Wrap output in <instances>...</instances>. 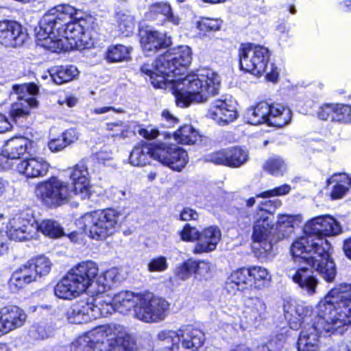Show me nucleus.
Segmentation results:
<instances>
[{
    "instance_id": "obj_1",
    "label": "nucleus",
    "mask_w": 351,
    "mask_h": 351,
    "mask_svg": "<svg viewBox=\"0 0 351 351\" xmlns=\"http://www.w3.org/2000/svg\"><path fill=\"white\" fill-rule=\"evenodd\" d=\"M317 315L302 304H284L285 317L293 330L302 328L298 351H319V338L324 332H335L351 324V284L332 289L317 306Z\"/></svg>"
},
{
    "instance_id": "obj_2",
    "label": "nucleus",
    "mask_w": 351,
    "mask_h": 351,
    "mask_svg": "<svg viewBox=\"0 0 351 351\" xmlns=\"http://www.w3.org/2000/svg\"><path fill=\"white\" fill-rule=\"evenodd\" d=\"M191 60L190 47L180 46L159 56L151 65L143 64L141 70L154 88H216L221 85L220 76L210 69H202L182 77Z\"/></svg>"
},
{
    "instance_id": "obj_3",
    "label": "nucleus",
    "mask_w": 351,
    "mask_h": 351,
    "mask_svg": "<svg viewBox=\"0 0 351 351\" xmlns=\"http://www.w3.org/2000/svg\"><path fill=\"white\" fill-rule=\"evenodd\" d=\"M304 232V235L298 238L291 245L292 256L317 271L327 282H332L336 278L337 269L330 257V243L326 237L341 233L340 224L329 215L319 216L305 224Z\"/></svg>"
},
{
    "instance_id": "obj_4",
    "label": "nucleus",
    "mask_w": 351,
    "mask_h": 351,
    "mask_svg": "<svg viewBox=\"0 0 351 351\" xmlns=\"http://www.w3.org/2000/svg\"><path fill=\"white\" fill-rule=\"evenodd\" d=\"M98 271L97 264L92 261L78 263L55 286L56 296L71 300L87 290L90 294H104L121 280L118 268H111L99 276Z\"/></svg>"
},
{
    "instance_id": "obj_5",
    "label": "nucleus",
    "mask_w": 351,
    "mask_h": 351,
    "mask_svg": "<svg viewBox=\"0 0 351 351\" xmlns=\"http://www.w3.org/2000/svg\"><path fill=\"white\" fill-rule=\"evenodd\" d=\"M281 205L282 202L280 199H274L261 202L257 208L252 238L254 253L259 258L266 260L271 255L273 248L271 235L275 224L269 215L274 214Z\"/></svg>"
},
{
    "instance_id": "obj_6",
    "label": "nucleus",
    "mask_w": 351,
    "mask_h": 351,
    "mask_svg": "<svg viewBox=\"0 0 351 351\" xmlns=\"http://www.w3.org/2000/svg\"><path fill=\"white\" fill-rule=\"evenodd\" d=\"M38 45L53 52H59L62 50L90 48L94 45V40L90 32L75 19L66 25L64 30L52 34L43 43H38Z\"/></svg>"
},
{
    "instance_id": "obj_7",
    "label": "nucleus",
    "mask_w": 351,
    "mask_h": 351,
    "mask_svg": "<svg viewBox=\"0 0 351 351\" xmlns=\"http://www.w3.org/2000/svg\"><path fill=\"white\" fill-rule=\"evenodd\" d=\"M270 56V51L264 46L250 43L242 45L239 49L240 67L256 76L265 73L267 80L276 82L279 71L274 64H269Z\"/></svg>"
},
{
    "instance_id": "obj_8",
    "label": "nucleus",
    "mask_w": 351,
    "mask_h": 351,
    "mask_svg": "<svg viewBox=\"0 0 351 351\" xmlns=\"http://www.w3.org/2000/svg\"><path fill=\"white\" fill-rule=\"evenodd\" d=\"M93 339L101 344L99 351L108 348V351H134L135 344L126 328L117 324L101 325L91 330Z\"/></svg>"
},
{
    "instance_id": "obj_9",
    "label": "nucleus",
    "mask_w": 351,
    "mask_h": 351,
    "mask_svg": "<svg viewBox=\"0 0 351 351\" xmlns=\"http://www.w3.org/2000/svg\"><path fill=\"white\" fill-rule=\"evenodd\" d=\"M121 214L113 208L86 213L81 219L84 229L95 240H104L113 234L119 226Z\"/></svg>"
},
{
    "instance_id": "obj_10",
    "label": "nucleus",
    "mask_w": 351,
    "mask_h": 351,
    "mask_svg": "<svg viewBox=\"0 0 351 351\" xmlns=\"http://www.w3.org/2000/svg\"><path fill=\"white\" fill-rule=\"evenodd\" d=\"M226 313L232 319L230 320L234 330H245L261 323L266 314V305L259 297H249L245 300L243 309L237 305H230Z\"/></svg>"
},
{
    "instance_id": "obj_11",
    "label": "nucleus",
    "mask_w": 351,
    "mask_h": 351,
    "mask_svg": "<svg viewBox=\"0 0 351 351\" xmlns=\"http://www.w3.org/2000/svg\"><path fill=\"white\" fill-rule=\"evenodd\" d=\"M77 9L69 4H60L49 10L40 21L39 29L36 33L37 44L43 43L52 34L58 33L63 26L73 21Z\"/></svg>"
},
{
    "instance_id": "obj_12",
    "label": "nucleus",
    "mask_w": 351,
    "mask_h": 351,
    "mask_svg": "<svg viewBox=\"0 0 351 351\" xmlns=\"http://www.w3.org/2000/svg\"><path fill=\"white\" fill-rule=\"evenodd\" d=\"M35 193L49 206H60L76 196L69 183L57 178L38 184Z\"/></svg>"
},
{
    "instance_id": "obj_13",
    "label": "nucleus",
    "mask_w": 351,
    "mask_h": 351,
    "mask_svg": "<svg viewBox=\"0 0 351 351\" xmlns=\"http://www.w3.org/2000/svg\"><path fill=\"white\" fill-rule=\"evenodd\" d=\"M169 304L162 298L152 293L140 294V300L134 309L135 317L145 322H158L165 319Z\"/></svg>"
},
{
    "instance_id": "obj_14",
    "label": "nucleus",
    "mask_w": 351,
    "mask_h": 351,
    "mask_svg": "<svg viewBox=\"0 0 351 351\" xmlns=\"http://www.w3.org/2000/svg\"><path fill=\"white\" fill-rule=\"evenodd\" d=\"M206 116L219 125H226L238 117L237 102L230 95L222 96L210 104Z\"/></svg>"
},
{
    "instance_id": "obj_15",
    "label": "nucleus",
    "mask_w": 351,
    "mask_h": 351,
    "mask_svg": "<svg viewBox=\"0 0 351 351\" xmlns=\"http://www.w3.org/2000/svg\"><path fill=\"white\" fill-rule=\"evenodd\" d=\"M39 89H13L10 97H16L17 101L12 105L10 115L13 121L21 124L29 115L31 108L38 106L34 96Z\"/></svg>"
},
{
    "instance_id": "obj_16",
    "label": "nucleus",
    "mask_w": 351,
    "mask_h": 351,
    "mask_svg": "<svg viewBox=\"0 0 351 351\" xmlns=\"http://www.w3.org/2000/svg\"><path fill=\"white\" fill-rule=\"evenodd\" d=\"M250 159L248 151L241 147H230L213 152L206 156V160L215 165L239 168Z\"/></svg>"
},
{
    "instance_id": "obj_17",
    "label": "nucleus",
    "mask_w": 351,
    "mask_h": 351,
    "mask_svg": "<svg viewBox=\"0 0 351 351\" xmlns=\"http://www.w3.org/2000/svg\"><path fill=\"white\" fill-rule=\"evenodd\" d=\"M153 154L154 159L178 171H181L189 161L186 152L176 145L156 147Z\"/></svg>"
},
{
    "instance_id": "obj_18",
    "label": "nucleus",
    "mask_w": 351,
    "mask_h": 351,
    "mask_svg": "<svg viewBox=\"0 0 351 351\" xmlns=\"http://www.w3.org/2000/svg\"><path fill=\"white\" fill-rule=\"evenodd\" d=\"M89 159H83L70 169L69 177L72 180L71 189L76 192L80 199L89 198L90 195Z\"/></svg>"
},
{
    "instance_id": "obj_19",
    "label": "nucleus",
    "mask_w": 351,
    "mask_h": 351,
    "mask_svg": "<svg viewBox=\"0 0 351 351\" xmlns=\"http://www.w3.org/2000/svg\"><path fill=\"white\" fill-rule=\"evenodd\" d=\"M27 34L22 25L14 21H0V43L6 47H17L23 45Z\"/></svg>"
},
{
    "instance_id": "obj_20",
    "label": "nucleus",
    "mask_w": 351,
    "mask_h": 351,
    "mask_svg": "<svg viewBox=\"0 0 351 351\" xmlns=\"http://www.w3.org/2000/svg\"><path fill=\"white\" fill-rule=\"evenodd\" d=\"M8 236L12 240L24 241L34 238L36 228L31 219L24 213L16 214L7 225Z\"/></svg>"
},
{
    "instance_id": "obj_21",
    "label": "nucleus",
    "mask_w": 351,
    "mask_h": 351,
    "mask_svg": "<svg viewBox=\"0 0 351 351\" xmlns=\"http://www.w3.org/2000/svg\"><path fill=\"white\" fill-rule=\"evenodd\" d=\"M178 107H188L192 103L205 102L218 95L217 89H173Z\"/></svg>"
},
{
    "instance_id": "obj_22",
    "label": "nucleus",
    "mask_w": 351,
    "mask_h": 351,
    "mask_svg": "<svg viewBox=\"0 0 351 351\" xmlns=\"http://www.w3.org/2000/svg\"><path fill=\"white\" fill-rule=\"evenodd\" d=\"M25 319V313L16 306H8L0 308V335L21 327Z\"/></svg>"
},
{
    "instance_id": "obj_23",
    "label": "nucleus",
    "mask_w": 351,
    "mask_h": 351,
    "mask_svg": "<svg viewBox=\"0 0 351 351\" xmlns=\"http://www.w3.org/2000/svg\"><path fill=\"white\" fill-rule=\"evenodd\" d=\"M221 238V230L217 226H210L204 228L199 232L193 253L201 254L215 250Z\"/></svg>"
},
{
    "instance_id": "obj_24",
    "label": "nucleus",
    "mask_w": 351,
    "mask_h": 351,
    "mask_svg": "<svg viewBox=\"0 0 351 351\" xmlns=\"http://www.w3.org/2000/svg\"><path fill=\"white\" fill-rule=\"evenodd\" d=\"M287 274L295 283L298 285L304 293L313 295L316 293L318 280L313 275V271L309 269L302 267L295 270L287 268Z\"/></svg>"
},
{
    "instance_id": "obj_25",
    "label": "nucleus",
    "mask_w": 351,
    "mask_h": 351,
    "mask_svg": "<svg viewBox=\"0 0 351 351\" xmlns=\"http://www.w3.org/2000/svg\"><path fill=\"white\" fill-rule=\"evenodd\" d=\"M49 167L44 158L35 157L19 161L16 170L27 178H39L47 174Z\"/></svg>"
},
{
    "instance_id": "obj_26",
    "label": "nucleus",
    "mask_w": 351,
    "mask_h": 351,
    "mask_svg": "<svg viewBox=\"0 0 351 351\" xmlns=\"http://www.w3.org/2000/svg\"><path fill=\"white\" fill-rule=\"evenodd\" d=\"M141 45L143 50L149 56L160 49H165L171 45V38L158 31H147L141 37Z\"/></svg>"
},
{
    "instance_id": "obj_27",
    "label": "nucleus",
    "mask_w": 351,
    "mask_h": 351,
    "mask_svg": "<svg viewBox=\"0 0 351 351\" xmlns=\"http://www.w3.org/2000/svg\"><path fill=\"white\" fill-rule=\"evenodd\" d=\"M92 298L88 299V302L93 305L90 308V317L92 319H96L100 317H107L115 311V306L112 302V298L106 294H91Z\"/></svg>"
},
{
    "instance_id": "obj_28",
    "label": "nucleus",
    "mask_w": 351,
    "mask_h": 351,
    "mask_svg": "<svg viewBox=\"0 0 351 351\" xmlns=\"http://www.w3.org/2000/svg\"><path fill=\"white\" fill-rule=\"evenodd\" d=\"M32 145V141L27 138L14 137L5 143L3 152L9 160H18L26 152H30Z\"/></svg>"
},
{
    "instance_id": "obj_29",
    "label": "nucleus",
    "mask_w": 351,
    "mask_h": 351,
    "mask_svg": "<svg viewBox=\"0 0 351 351\" xmlns=\"http://www.w3.org/2000/svg\"><path fill=\"white\" fill-rule=\"evenodd\" d=\"M302 217L300 215L279 214L277 216L276 223V231L277 239L275 241L288 238L293 232L295 226L301 223Z\"/></svg>"
},
{
    "instance_id": "obj_30",
    "label": "nucleus",
    "mask_w": 351,
    "mask_h": 351,
    "mask_svg": "<svg viewBox=\"0 0 351 351\" xmlns=\"http://www.w3.org/2000/svg\"><path fill=\"white\" fill-rule=\"evenodd\" d=\"M250 277L249 268H241L231 273L226 282V290L232 294L237 291H243L247 286L252 287Z\"/></svg>"
},
{
    "instance_id": "obj_31",
    "label": "nucleus",
    "mask_w": 351,
    "mask_h": 351,
    "mask_svg": "<svg viewBox=\"0 0 351 351\" xmlns=\"http://www.w3.org/2000/svg\"><path fill=\"white\" fill-rule=\"evenodd\" d=\"M93 305L88 300H80L73 304L66 312L68 321L71 324H82L92 321L90 308Z\"/></svg>"
},
{
    "instance_id": "obj_32",
    "label": "nucleus",
    "mask_w": 351,
    "mask_h": 351,
    "mask_svg": "<svg viewBox=\"0 0 351 351\" xmlns=\"http://www.w3.org/2000/svg\"><path fill=\"white\" fill-rule=\"evenodd\" d=\"M178 332L180 342L182 341V345L186 349H197L204 343V335L200 330L188 326L180 328Z\"/></svg>"
},
{
    "instance_id": "obj_33",
    "label": "nucleus",
    "mask_w": 351,
    "mask_h": 351,
    "mask_svg": "<svg viewBox=\"0 0 351 351\" xmlns=\"http://www.w3.org/2000/svg\"><path fill=\"white\" fill-rule=\"evenodd\" d=\"M291 111L280 104H269L268 125L281 128L287 125L291 119Z\"/></svg>"
},
{
    "instance_id": "obj_34",
    "label": "nucleus",
    "mask_w": 351,
    "mask_h": 351,
    "mask_svg": "<svg viewBox=\"0 0 351 351\" xmlns=\"http://www.w3.org/2000/svg\"><path fill=\"white\" fill-rule=\"evenodd\" d=\"M140 294H134L130 291H121L112 298L116 311L126 313L132 308H136L139 303Z\"/></svg>"
},
{
    "instance_id": "obj_35",
    "label": "nucleus",
    "mask_w": 351,
    "mask_h": 351,
    "mask_svg": "<svg viewBox=\"0 0 351 351\" xmlns=\"http://www.w3.org/2000/svg\"><path fill=\"white\" fill-rule=\"evenodd\" d=\"M156 147L150 144L142 143L134 147L130 155V163L133 166L142 167L149 162L154 158V152Z\"/></svg>"
},
{
    "instance_id": "obj_36",
    "label": "nucleus",
    "mask_w": 351,
    "mask_h": 351,
    "mask_svg": "<svg viewBox=\"0 0 351 351\" xmlns=\"http://www.w3.org/2000/svg\"><path fill=\"white\" fill-rule=\"evenodd\" d=\"M160 14L165 16L167 20L174 25L180 24V18L173 14L170 5L166 2H158L152 4L145 14V17L148 20H156Z\"/></svg>"
},
{
    "instance_id": "obj_37",
    "label": "nucleus",
    "mask_w": 351,
    "mask_h": 351,
    "mask_svg": "<svg viewBox=\"0 0 351 351\" xmlns=\"http://www.w3.org/2000/svg\"><path fill=\"white\" fill-rule=\"evenodd\" d=\"M79 74L76 66L73 65L56 66L51 69L50 75L56 85L74 80Z\"/></svg>"
},
{
    "instance_id": "obj_38",
    "label": "nucleus",
    "mask_w": 351,
    "mask_h": 351,
    "mask_svg": "<svg viewBox=\"0 0 351 351\" xmlns=\"http://www.w3.org/2000/svg\"><path fill=\"white\" fill-rule=\"evenodd\" d=\"M250 277L252 286L256 289H263L269 287L271 280V276L269 271L261 266L249 267Z\"/></svg>"
},
{
    "instance_id": "obj_39",
    "label": "nucleus",
    "mask_w": 351,
    "mask_h": 351,
    "mask_svg": "<svg viewBox=\"0 0 351 351\" xmlns=\"http://www.w3.org/2000/svg\"><path fill=\"white\" fill-rule=\"evenodd\" d=\"M157 339L165 351H178L180 346L178 330H161L157 334Z\"/></svg>"
},
{
    "instance_id": "obj_40",
    "label": "nucleus",
    "mask_w": 351,
    "mask_h": 351,
    "mask_svg": "<svg viewBox=\"0 0 351 351\" xmlns=\"http://www.w3.org/2000/svg\"><path fill=\"white\" fill-rule=\"evenodd\" d=\"M268 114H269V104L262 101L256 107L250 108L247 112L249 123L258 125L263 123H268Z\"/></svg>"
},
{
    "instance_id": "obj_41",
    "label": "nucleus",
    "mask_w": 351,
    "mask_h": 351,
    "mask_svg": "<svg viewBox=\"0 0 351 351\" xmlns=\"http://www.w3.org/2000/svg\"><path fill=\"white\" fill-rule=\"evenodd\" d=\"M177 143L184 145L195 144L200 138L198 132L191 125H184L173 133Z\"/></svg>"
},
{
    "instance_id": "obj_42",
    "label": "nucleus",
    "mask_w": 351,
    "mask_h": 351,
    "mask_svg": "<svg viewBox=\"0 0 351 351\" xmlns=\"http://www.w3.org/2000/svg\"><path fill=\"white\" fill-rule=\"evenodd\" d=\"M328 182H336L331 192V197L334 199L343 197L351 187V179L346 174L334 175Z\"/></svg>"
},
{
    "instance_id": "obj_43",
    "label": "nucleus",
    "mask_w": 351,
    "mask_h": 351,
    "mask_svg": "<svg viewBox=\"0 0 351 351\" xmlns=\"http://www.w3.org/2000/svg\"><path fill=\"white\" fill-rule=\"evenodd\" d=\"M34 227L36 230L40 231L43 234L51 238H59L64 235L63 228L56 221L52 219L43 220Z\"/></svg>"
},
{
    "instance_id": "obj_44",
    "label": "nucleus",
    "mask_w": 351,
    "mask_h": 351,
    "mask_svg": "<svg viewBox=\"0 0 351 351\" xmlns=\"http://www.w3.org/2000/svg\"><path fill=\"white\" fill-rule=\"evenodd\" d=\"M99 345V343L93 339V335L90 331L86 335L79 337L72 343L71 351H97V347H100Z\"/></svg>"
},
{
    "instance_id": "obj_45",
    "label": "nucleus",
    "mask_w": 351,
    "mask_h": 351,
    "mask_svg": "<svg viewBox=\"0 0 351 351\" xmlns=\"http://www.w3.org/2000/svg\"><path fill=\"white\" fill-rule=\"evenodd\" d=\"M132 47L122 45H117L108 47L106 52V58L109 62H117L128 60Z\"/></svg>"
},
{
    "instance_id": "obj_46",
    "label": "nucleus",
    "mask_w": 351,
    "mask_h": 351,
    "mask_svg": "<svg viewBox=\"0 0 351 351\" xmlns=\"http://www.w3.org/2000/svg\"><path fill=\"white\" fill-rule=\"evenodd\" d=\"M114 18L119 32L125 36L132 32L134 28L132 16L125 12H117Z\"/></svg>"
},
{
    "instance_id": "obj_47",
    "label": "nucleus",
    "mask_w": 351,
    "mask_h": 351,
    "mask_svg": "<svg viewBox=\"0 0 351 351\" xmlns=\"http://www.w3.org/2000/svg\"><path fill=\"white\" fill-rule=\"evenodd\" d=\"M332 121L339 123H351V106L343 104H334Z\"/></svg>"
},
{
    "instance_id": "obj_48",
    "label": "nucleus",
    "mask_w": 351,
    "mask_h": 351,
    "mask_svg": "<svg viewBox=\"0 0 351 351\" xmlns=\"http://www.w3.org/2000/svg\"><path fill=\"white\" fill-rule=\"evenodd\" d=\"M264 169L273 176H282L287 172V165L282 158L276 156L269 158Z\"/></svg>"
},
{
    "instance_id": "obj_49",
    "label": "nucleus",
    "mask_w": 351,
    "mask_h": 351,
    "mask_svg": "<svg viewBox=\"0 0 351 351\" xmlns=\"http://www.w3.org/2000/svg\"><path fill=\"white\" fill-rule=\"evenodd\" d=\"M37 276H43L49 274L52 263L51 261L43 255L38 256L30 259Z\"/></svg>"
},
{
    "instance_id": "obj_50",
    "label": "nucleus",
    "mask_w": 351,
    "mask_h": 351,
    "mask_svg": "<svg viewBox=\"0 0 351 351\" xmlns=\"http://www.w3.org/2000/svg\"><path fill=\"white\" fill-rule=\"evenodd\" d=\"M222 25V21L219 19L202 18L197 23V29L203 33L219 30Z\"/></svg>"
},
{
    "instance_id": "obj_51",
    "label": "nucleus",
    "mask_w": 351,
    "mask_h": 351,
    "mask_svg": "<svg viewBox=\"0 0 351 351\" xmlns=\"http://www.w3.org/2000/svg\"><path fill=\"white\" fill-rule=\"evenodd\" d=\"M193 259H188L183 263L178 265L175 269L176 276L182 280L189 279L193 274Z\"/></svg>"
},
{
    "instance_id": "obj_52",
    "label": "nucleus",
    "mask_w": 351,
    "mask_h": 351,
    "mask_svg": "<svg viewBox=\"0 0 351 351\" xmlns=\"http://www.w3.org/2000/svg\"><path fill=\"white\" fill-rule=\"evenodd\" d=\"M193 274L195 278L206 277L211 270V263L206 261L193 260Z\"/></svg>"
},
{
    "instance_id": "obj_53",
    "label": "nucleus",
    "mask_w": 351,
    "mask_h": 351,
    "mask_svg": "<svg viewBox=\"0 0 351 351\" xmlns=\"http://www.w3.org/2000/svg\"><path fill=\"white\" fill-rule=\"evenodd\" d=\"M52 334V329L46 324H39L34 326L30 330V336L35 339H45L49 338Z\"/></svg>"
},
{
    "instance_id": "obj_54",
    "label": "nucleus",
    "mask_w": 351,
    "mask_h": 351,
    "mask_svg": "<svg viewBox=\"0 0 351 351\" xmlns=\"http://www.w3.org/2000/svg\"><path fill=\"white\" fill-rule=\"evenodd\" d=\"M30 282H32L30 280H28L21 273L16 270L10 279L9 286L13 291H16L24 288Z\"/></svg>"
},
{
    "instance_id": "obj_55",
    "label": "nucleus",
    "mask_w": 351,
    "mask_h": 351,
    "mask_svg": "<svg viewBox=\"0 0 351 351\" xmlns=\"http://www.w3.org/2000/svg\"><path fill=\"white\" fill-rule=\"evenodd\" d=\"M167 258L162 256L153 258L147 264V269L149 272H163L168 269Z\"/></svg>"
},
{
    "instance_id": "obj_56",
    "label": "nucleus",
    "mask_w": 351,
    "mask_h": 351,
    "mask_svg": "<svg viewBox=\"0 0 351 351\" xmlns=\"http://www.w3.org/2000/svg\"><path fill=\"white\" fill-rule=\"evenodd\" d=\"M106 129L112 132L113 137H127L128 125L121 121L108 123L106 124Z\"/></svg>"
},
{
    "instance_id": "obj_57",
    "label": "nucleus",
    "mask_w": 351,
    "mask_h": 351,
    "mask_svg": "<svg viewBox=\"0 0 351 351\" xmlns=\"http://www.w3.org/2000/svg\"><path fill=\"white\" fill-rule=\"evenodd\" d=\"M291 186L289 184H283L274 189L263 191L256 195V197L268 198L271 197L287 195L289 193Z\"/></svg>"
},
{
    "instance_id": "obj_58",
    "label": "nucleus",
    "mask_w": 351,
    "mask_h": 351,
    "mask_svg": "<svg viewBox=\"0 0 351 351\" xmlns=\"http://www.w3.org/2000/svg\"><path fill=\"white\" fill-rule=\"evenodd\" d=\"M199 234V231L195 228L191 227L189 224H186L180 232V237L183 241H191L196 240L197 241Z\"/></svg>"
},
{
    "instance_id": "obj_59",
    "label": "nucleus",
    "mask_w": 351,
    "mask_h": 351,
    "mask_svg": "<svg viewBox=\"0 0 351 351\" xmlns=\"http://www.w3.org/2000/svg\"><path fill=\"white\" fill-rule=\"evenodd\" d=\"M17 270L31 282L35 281L38 276L30 260Z\"/></svg>"
},
{
    "instance_id": "obj_60",
    "label": "nucleus",
    "mask_w": 351,
    "mask_h": 351,
    "mask_svg": "<svg viewBox=\"0 0 351 351\" xmlns=\"http://www.w3.org/2000/svg\"><path fill=\"white\" fill-rule=\"evenodd\" d=\"M334 112V104H326L319 108L317 117L319 119L326 121L332 120V115Z\"/></svg>"
},
{
    "instance_id": "obj_61",
    "label": "nucleus",
    "mask_w": 351,
    "mask_h": 351,
    "mask_svg": "<svg viewBox=\"0 0 351 351\" xmlns=\"http://www.w3.org/2000/svg\"><path fill=\"white\" fill-rule=\"evenodd\" d=\"M178 119L173 116L169 110H165L162 112V124L166 128L174 127L178 123Z\"/></svg>"
},
{
    "instance_id": "obj_62",
    "label": "nucleus",
    "mask_w": 351,
    "mask_h": 351,
    "mask_svg": "<svg viewBox=\"0 0 351 351\" xmlns=\"http://www.w3.org/2000/svg\"><path fill=\"white\" fill-rule=\"evenodd\" d=\"M61 137L66 143V145L68 146L78 139L79 134L75 129L71 128L63 132Z\"/></svg>"
},
{
    "instance_id": "obj_63",
    "label": "nucleus",
    "mask_w": 351,
    "mask_h": 351,
    "mask_svg": "<svg viewBox=\"0 0 351 351\" xmlns=\"http://www.w3.org/2000/svg\"><path fill=\"white\" fill-rule=\"evenodd\" d=\"M48 147L51 152H60L65 148L66 145L62 138L58 137L51 139L48 143Z\"/></svg>"
},
{
    "instance_id": "obj_64",
    "label": "nucleus",
    "mask_w": 351,
    "mask_h": 351,
    "mask_svg": "<svg viewBox=\"0 0 351 351\" xmlns=\"http://www.w3.org/2000/svg\"><path fill=\"white\" fill-rule=\"evenodd\" d=\"M198 217V213L189 207L183 208L180 213V219L182 221L196 220Z\"/></svg>"
}]
</instances>
